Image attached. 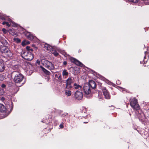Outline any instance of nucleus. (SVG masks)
Here are the masks:
<instances>
[{
	"label": "nucleus",
	"instance_id": "f257e3e1",
	"mask_svg": "<svg viewBox=\"0 0 149 149\" xmlns=\"http://www.w3.org/2000/svg\"><path fill=\"white\" fill-rule=\"evenodd\" d=\"M12 74L14 76L13 80L16 84H20L24 79V76L19 72L14 71L12 73Z\"/></svg>",
	"mask_w": 149,
	"mask_h": 149
},
{
	"label": "nucleus",
	"instance_id": "f03ea898",
	"mask_svg": "<svg viewBox=\"0 0 149 149\" xmlns=\"http://www.w3.org/2000/svg\"><path fill=\"white\" fill-rule=\"evenodd\" d=\"M21 55L23 58L28 61H31L34 58V55L31 52L28 51H22Z\"/></svg>",
	"mask_w": 149,
	"mask_h": 149
},
{
	"label": "nucleus",
	"instance_id": "7ed1b4c3",
	"mask_svg": "<svg viewBox=\"0 0 149 149\" xmlns=\"http://www.w3.org/2000/svg\"><path fill=\"white\" fill-rule=\"evenodd\" d=\"M130 102V104L133 109L136 111L140 109V107L138 104L137 99L135 98H131Z\"/></svg>",
	"mask_w": 149,
	"mask_h": 149
},
{
	"label": "nucleus",
	"instance_id": "20e7f679",
	"mask_svg": "<svg viewBox=\"0 0 149 149\" xmlns=\"http://www.w3.org/2000/svg\"><path fill=\"white\" fill-rule=\"evenodd\" d=\"M0 51L2 53H4L8 57L12 56V54L6 46H1L0 47Z\"/></svg>",
	"mask_w": 149,
	"mask_h": 149
},
{
	"label": "nucleus",
	"instance_id": "39448f33",
	"mask_svg": "<svg viewBox=\"0 0 149 149\" xmlns=\"http://www.w3.org/2000/svg\"><path fill=\"white\" fill-rule=\"evenodd\" d=\"M42 63L46 68L50 70H54L55 68L54 65L47 60L42 61Z\"/></svg>",
	"mask_w": 149,
	"mask_h": 149
},
{
	"label": "nucleus",
	"instance_id": "423d86ee",
	"mask_svg": "<svg viewBox=\"0 0 149 149\" xmlns=\"http://www.w3.org/2000/svg\"><path fill=\"white\" fill-rule=\"evenodd\" d=\"M84 85V96L88 98H91L92 96V93L90 87L85 86Z\"/></svg>",
	"mask_w": 149,
	"mask_h": 149
},
{
	"label": "nucleus",
	"instance_id": "0eeeda50",
	"mask_svg": "<svg viewBox=\"0 0 149 149\" xmlns=\"http://www.w3.org/2000/svg\"><path fill=\"white\" fill-rule=\"evenodd\" d=\"M138 116L140 120L143 121L146 118V116L144 113L140 109L138 110Z\"/></svg>",
	"mask_w": 149,
	"mask_h": 149
},
{
	"label": "nucleus",
	"instance_id": "6e6552de",
	"mask_svg": "<svg viewBox=\"0 0 149 149\" xmlns=\"http://www.w3.org/2000/svg\"><path fill=\"white\" fill-rule=\"evenodd\" d=\"M103 95L106 99H109L110 98V95L109 92L105 87H103L102 88Z\"/></svg>",
	"mask_w": 149,
	"mask_h": 149
},
{
	"label": "nucleus",
	"instance_id": "1a4fd4ad",
	"mask_svg": "<svg viewBox=\"0 0 149 149\" xmlns=\"http://www.w3.org/2000/svg\"><path fill=\"white\" fill-rule=\"evenodd\" d=\"M73 82V80L71 77H69L66 80V88H71L72 86L71 84Z\"/></svg>",
	"mask_w": 149,
	"mask_h": 149
},
{
	"label": "nucleus",
	"instance_id": "9d476101",
	"mask_svg": "<svg viewBox=\"0 0 149 149\" xmlns=\"http://www.w3.org/2000/svg\"><path fill=\"white\" fill-rule=\"evenodd\" d=\"M75 96L76 99L80 100L83 97V93L80 91H77L76 92Z\"/></svg>",
	"mask_w": 149,
	"mask_h": 149
},
{
	"label": "nucleus",
	"instance_id": "9b49d317",
	"mask_svg": "<svg viewBox=\"0 0 149 149\" xmlns=\"http://www.w3.org/2000/svg\"><path fill=\"white\" fill-rule=\"evenodd\" d=\"M86 84L88 85V87H91L93 89H95L96 87V84L95 82L93 80L89 81L88 84H84V85Z\"/></svg>",
	"mask_w": 149,
	"mask_h": 149
},
{
	"label": "nucleus",
	"instance_id": "f8f14e48",
	"mask_svg": "<svg viewBox=\"0 0 149 149\" xmlns=\"http://www.w3.org/2000/svg\"><path fill=\"white\" fill-rule=\"evenodd\" d=\"M70 60L73 63L81 67H82L83 65L82 63L74 58H71Z\"/></svg>",
	"mask_w": 149,
	"mask_h": 149
},
{
	"label": "nucleus",
	"instance_id": "ddd939ff",
	"mask_svg": "<svg viewBox=\"0 0 149 149\" xmlns=\"http://www.w3.org/2000/svg\"><path fill=\"white\" fill-rule=\"evenodd\" d=\"M0 41L3 46H7L8 45L7 41L3 38L0 37Z\"/></svg>",
	"mask_w": 149,
	"mask_h": 149
},
{
	"label": "nucleus",
	"instance_id": "4468645a",
	"mask_svg": "<svg viewBox=\"0 0 149 149\" xmlns=\"http://www.w3.org/2000/svg\"><path fill=\"white\" fill-rule=\"evenodd\" d=\"M5 69L4 63L2 60H0V72H3Z\"/></svg>",
	"mask_w": 149,
	"mask_h": 149
},
{
	"label": "nucleus",
	"instance_id": "2eb2a0df",
	"mask_svg": "<svg viewBox=\"0 0 149 149\" xmlns=\"http://www.w3.org/2000/svg\"><path fill=\"white\" fill-rule=\"evenodd\" d=\"M7 18L6 19V20H7L9 22V23L10 24L12 25L13 26H16V24L14 22H13L12 20L9 18L7 17Z\"/></svg>",
	"mask_w": 149,
	"mask_h": 149
},
{
	"label": "nucleus",
	"instance_id": "dca6fc26",
	"mask_svg": "<svg viewBox=\"0 0 149 149\" xmlns=\"http://www.w3.org/2000/svg\"><path fill=\"white\" fill-rule=\"evenodd\" d=\"M26 35L28 39L30 40H32L34 38V36L29 33H27Z\"/></svg>",
	"mask_w": 149,
	"mask_h": 149
},
{
	"label": "nucleus",
	"instance_id": "f3484780",
	"mask_svg": "<svg viewBox=\"0 0 149 149\" xmlns=\"http://www.w3.org/2000/svg\"><path fill=\"white\" fill-rule=\"evenodd\" d=\"M68 74V72L65 69L63 70L62 72V75L63 77L66 78Z\"/></svg>",
	"mask_w": 149,
	"mask_h": 149
},
{
	"label": "nucleus",
	"instance_id": "a211bd4d",
	"mask_svg": "<svg viewBox=\"0 0 149 149\" xmlns=\"http://www.w3.org/2000/svg\"><path fill=\"white\" fill-rule=\"evenodd\" d=\"M73 86L74 88L76 90H77L79 88H81L82 87L81 86L79 85L76 83H75L74 84Z\"/></svg>",
	"mask_w": 149,
	"mask_h": 149
},
{
	"label": "nucleus",
	"instance_id": "6ab92c4d",
	"mask_svg": "<svg viewBox=\"0 0 149 149\" xmlns=\"http://www.w3.org/2000/svg\"><path fill=\"white\" fill-rule=\"evenodd\" d=\"M6 108L4 106L3 104H0V112H4Z\"/></svg>",
	"mask_w": 149,
	"mask_h": 149
},
{
	"label": "nucleus",
	"instance_id": "aec40b11",
	"mask_svg": "<svg viewBox=\"0 0 149 149\" xmlns=\"http://www.w3.org/2000/svg\"><path fill=\"white\" fill-rule=\"evenodd\" d=\"M41 68L43 72L46 74L48 75H49L50 74V73L49 71H48L47 70H46L44 68L42 67H41Z\"/></svg>",
	"mask_w": 149,
	"mask_h": 149
},
{
	"label": "nucleus",
	"instance_id": "412c9836",
	"mask_svg": "<svg viewBox=\"0 0 149 149\" xmlns=\"http://www.w3.org/2000/svg\"><path fill=\"white\" fill-rule=\"evenodd\" d=\"M65 93L67 95L70 96L71 94V92L69 90H66L65 91Z\"/></svg>",
	"mask_w": 149,
	"mask_h": 149
},
{
	"label": "nucleus",
	"instance_id": "4be33fe9",
	"mask_svg": "<svg viewBox=\"0 0 149 149\" xmlns=\"http://www.w3.org/2000/svg\"><path fill=\"white\" fill-rule=\"evenodd\" d=\"M45 47H46L47 49L50 52H51L53 49L52 48V47L48 45L47 46H46Z\"/></svg>",
	"mask_w": 149,
	"mask_h": 149
},
{
	"label": "nucleus",
	"instance_id": "5701e85b",
	"mask_svg": "<svg viewBox=\"0 0 149 149\" xmlns=\"http://www.w3.org/2000/svg\"><path fill=\"white\" fill-rule=\"evenodd\" d=\"M29 41H26L25 40H24L22 42V46H24L25 45H27V44H29Z\"/></svg>",
	"mask_w": 149,
	"mask_h": 149
},
{
	"label": "nucleus",
	"instance_id": "b1692460",
	"mask_svg": "<svg viewBox=\"0 0 149 149\" xmlns=\"http://www.w3.org/2000/svg\"><path fill=\"white\" fill-rule=\"evenodd\" d=\"M51 52L56 56H58V53L55 50H54V49Z\"/></svg>",
	"mask_w": 149,
	"mask_h": 149
},
{
	"label": "nucleus",
	"instance_id": "393cba45",
	"mask_svg": "<svg viewBox=\"0 0 149 149\" xmlns=\"http://www.w3.org/2000/svg\"><path fill=\"white\" fill-rule=\"evenodd\" d=\"M13 40L15 42L17 43H20L21 42V40L18 38H14Z\"/></svg>",
	"mask_w": 149,
	"mask_h": 149
},
{
	"label": "nucleus",
	"instance_id": "a878e982",
	"mask_svg": "<svg viewBox=\"0 0 149 149\" xmlns=\"http://www.w3.org/2000/svg\"><path fill=\"white\" fill-rule=\"evenodd\" d=\"M2 24L3 25L6 24L7 26L8 27L10 26V25H12L10 24L9 22H3L2 23Z\"/></svg>",
	"mask_w": 149,
	"mask_h": 149
},
{
	"label": "nucleus",
	"instance_id": "bb28decb",
	"mask_svg": "<svg viewBox=\"0 0 149 149\" xmlns=\"http://www.w3.org/2000/svg\"><path fill=\"white\" fill-rule=\"evenodd\" d=\"M4 93V91L3 89L0 88V95H2Z\"/></svg>",
	"mask_w": 149,
	"mask_h": 149
},
{
	"label": "nucleus",
	"instance_id": "cd10ccee",
	"mask_svg": "<svg viewBox=\"0 0 149 149\" xmlns=\"http://www.w3.org/2000/svg\"><path fill=\"white\" fill-rule=\"evenodd\" d=\"M58 75H59V77L58 76V75L57 74H56L55 75V77H56L58 78V79L59 81H61L62 80L61 75L59 74H58Z\"/></svg>",
	"mask_w": 149,
	"mask_h": 149
},
{
	"label": "nucleus",
	"instance_id": "c85d7f7f",
	"mask_svg": "<svg viewBox=\"0 0 149 149\" xmlns=\"http://www.w3.org/2000/svg\"><path fill=\"white\" fill-rule=\"evenodd\" d=\"M129 1L131 2H132L136 3L139 0H128Z\"/></svg>",
	"mask_w": 149,
	"mask_h": 149
},
{
	"label": "nucleus",
	"instance_id": "c756f323",
	"mask_svg": "<svg viewBox=\"0 0 149 149\" xmlns=\"http://www.w3.org/2000/svg\"><path fill=\"white\" fill-rule=\"evenodd\" d=\"M7 18V17H5L1 16H0V19L2 20H6V19Z\"/></svg>",
	"mask_w": 149,
	"mask_h": 149
},
{
	"label": "nucleus",
	"instance_id": "7c9ffc66",
	"mask_svg": "<svg viewBox=\"0 0 149 149\" xmlns=\"http://www.w3.org/2000/svg\"><path fill=\"white\" fill-rule=\"evenodd\" d=\"M4 77L1 74H0V81H2L4 79Z\"/></svg>",
	"mask_w": 149,
	"mask_h": 149
},
{
	"label": "nucleus",
	"instance_id": "2f4dec72",
	"mask_svg": "<svg viewBox=\"0 0 149 149\" xmlns=\"http://www.w3.org/2000/svg\"><path fill=\"white\" fill-rule=\"evenodd\" d=\"M88 118V119H89L91 118L90 115L89 114H87L84 116V118Z\"/></svg>",
	"mask_w": 149,
	"mask_h": 149
},
{
	"label": "nucleus",
	"instance_id": "473e14b6",
	"mask_svg": "<svg viewBox=\"0 0 149 149\" xmlns=\"http://www.w3.org/2000/svg\"><path fill=\"white\" fill-rule=\"evenodd\" d=\"M2 31L4 33H7V31L5 28H3Z\"/></svg>",
	"mask_w": 149,
	"mask_h": 149
},
{
	"label": "nucleus",
	"instance_id": "72a5a7b5",
	"mask_svg": "<svg viewBox=\"0 0 149 149\" xmlns=\"http://www.w3.org/2000/svg\"><path fill=\"white\" fill-rule=\"evenodd\" d=\"M30 48V47L29 46H27L26 47V49L27 50V51H29Z\"/></svg>",
	"mask_w": 149,
	"mask_h": 149
},
{
	"label": "nucleus",
	"instance_id": "f704fd0d",
	"mask_svg": "<svg viewBox=\"0 0 149 149\" xmlns=\"http://www.w3.org/2000/svg\"><path fill=\"white\" fill-rule=\"evenodd\" d=\"M61 53L63 55H64L65 56V55H66L67 54L64 51H62Z\"/></svg>",
	"mask_w": 149,
	"mask_h": 149
},
{
	"label": "nucleus",
	"instance_id": "c9c22d12",
	"mask_svg": "<svg viewBox=\"0 0 149 149\" xmlns=\"http://www.w3.org/2000/svg\"><path fill=\"white\" fill-rule=\"evenodd\" d=\"M67 64V62L66 61H64L63 62V64L64 65H66Z\"/></svg>",
	"mask_w": 149,
	"mask_h": 149
},
{
	"label": "nucleus",
	"instance_id": "e433bc0d",
	"mask_svg": "<svg viewBox=\"0 0 149 149\" xmlns=\"http://www.w3.org/2000/svg\"><path fill=\"white\" fill-rule=\"evenodd\" d=\"M59 127L61 128H63V126L62 124H61L60 125Z\"/></svg>",
	"mask_w": 149,
	"mask_h": 149
},
{
	"label": "nucleus",
	"instance_id": "4c0bfd02",
	"mask_svg": "<svg viewBox=\"0 0 149 149\" xmlns=\"http://www.w3.org/2000/svg\"><path fill=\"white\" fill-rule=\"evenodd\" d=\"M6 87V85L4 84H2L1 85V87L2 88H5Z\"/></svg>",
	"mask_w": 149,
	"mask_h": 149
},
{
	"label": "nucleus",
	"instance_id": "58836bf2",
	"mask_svg": "<svg viewBox=\"0 0 149 149\" xmlns=\"http://www.w3.org/2000/svg\"><path fill=\"white\" fill-rule=\"evenodd\" d=\"M5 100V98L4 97H2L1 98V100L2 101H4Z\"/></svg>",
	"mask_w": 149,
	"mask_h": 149
},
{
	"label": "nucleus",
	"instance_id": "ea45409f",
	"mask_svg": "<svg viewBox=\"0 0 149 149\" xmlns=\"http://www.w3.org/2000/svg\"><path fill=\"white\" fill-rule=\"evenodd\" d=\"M33 51V49L32 48H30V50H29V51H28L29 52H32Z\"/></svg>",
	"mask_w": 149,
	"mask_h": 149
},
{
	"label": "nucleus",
	"instance_id": "a19ab883",
	"mask_svg": "<svg viewBox=\"0 0 149 149\" xmlns=\"http://www.w3.org/2000/svg\"><path fill=\"white\" fill-rule=\"evenodd\" d=\"M24 84V83H22V84H21V85L19 86H22L23 84Z\"/></svg>",
	"mask_w": 149,
	"mask_h": 149
},
{
	"label": "nucleus",
	"instance_id": "79ce46f5",
	"mask_svg": "<svg viewBox=\"0 0 149 149\" xmlns=\"http://www.w3.org/2000/svg\"><path fill=\"white\" fill-rule=\"evenodd\" d=\"M88 122H85L84 121V123H87Z\"/></svg>",
	"mask_w": 149,
	"mask_h": 149
},
{
	"label": "nucleus",
	"instance_id": "37998d69",
	"mask_svg": "<svg viewBox=\"0 0 149 149\" xmlns=\"http://www.w3.org/2000/svg\"><path fill=\"white\" fill-rule=\"evenodd\" d=\"M84 67H86L85 66V65L84 66Z\"/></svg>",
	"mask_w": 149,
	"mask_h": 149
}]
</instances>
